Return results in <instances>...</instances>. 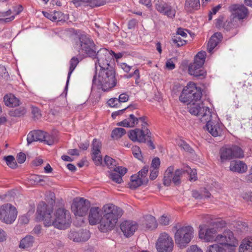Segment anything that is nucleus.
I'll list each match as a JSON object with an SVG mask.
<instances>
[{
    "label": "nucleus",
    "mask_w": 252,
    "mask_h": 252,
    "mask_svg": "<svg viewBox=\"0 0 252 252\" xmlns=\"http://www.w3.org/2000/svg\"><path fill=\"white\" fill-rule=\"evenodd\" d=\"M178 145L183 149L185 151H189L190 149V146L184 141L179 139L177 141Z\"/></svg>",
    "instance_id": "obj_55"
},
{
    "label": "nucleus",
    "mask_w": 252,
    "mask_h": 252,
    "mask_svg": "<svg viewBox=\"0 0 252 252\" xmlns=\"http://www.w3.org/2000/svg\"><path fill=\"white\" fill-rule=\"evenodd\" d=\"M229 11L234 18L245 19L248 15V9L243 4H233L229 7Z\"/></svg>",
    "instance_id": "obj_18"
},
{
    "label": "nucleus",
    "mask_w": 252,
    "mask_h": 252,
    "mask_svg": "<svg viewBox=\"0 0 252 252\" xmlns=\"http://www.w3.org/2000/svg\"><path fill=\"white\" fill-rule=\"evenodd\" d=\"M239 252H252V238H246L242 241Z\"/></svg>",
    "instance_id": "obj_29"
},
{
    "label": "nucleus",
    "mask_w": 252,
    "mask_h": 252,
    "mask_svg": "<svg viewBox=\"0 0 252 252\" xmlns=\"http://www.w3.org/2000/svg\"><path fill=\"white\" fill-rule=\"evenodd\" d=\"M204 115L201 118V122L206 123L205 127L208 132L214 137L220 136L222 135L223 126L217 120L213 119L211 112L207 109Z\"/></svg>",
    "instance_id": "obj_7"
},
{
    "label": "nucleus",
    "mask_w": 252,
    "mask_h": 252,
    "mask_svg": "<svg viewBox=\"0 0 252 252\" xmlns=\"http://www.w3.org/2000/svg\"><path fill=\"white\" fill-rule=\"evenodd\" d=\"M112 50H109L104 48L99 49L97 53H95L97 63L100 68L111 66L110 63L112 60Z\"/></svg>",
    "instance_id": "obj_15"
},
{
    "label": "nucleus",
    "mask_w": 252,
    "mask_h": 252,
    "mask_svg": "<svg viewBox=\"0 0 252 252\" xmlns=\"http://www.w3.org/2000/svg\"><path fill=\"white\" fill-rule=\"evenodd\" d=\"M144 224L148 229H154L158 226L156 218L152 215L146 216L144 218Z\"/></svg>",
    "instance_id": "obj_32"
},
{
    "label": "nucleus",
    "mask_w": 252,
    "mask_h": 252,
    "mask_svg": "<svg viewBox=\"0 0 252 252\" xmlns=\"http://www.w3.org/2000/svg\"><path fill=\"white\" fill-rule=\"evenodd\" d=\"M173 240L167 233L160 234L156 243V248L158 252H172L173 250Z\"/></svg>",
    "instance_id": "obj_12"
},
{
    "label": "nucleus",
    "mask_w": 252,
    "mask_h": 252,
    "mask_svg": "<svg viewBox=\"0 0 252 252\" xmlns=\"http://www.w3.org/2000/svg\"><path fill=\"white\" fill-rule=\"evenodd\" d=\"M26 110L25 107H20L16 108L10 112V115L13 117H20L26 113Z\"/></svg>",
    "instance_id": "obj_43"
},
{
    "label": "nucleus",
    "mask_w": 252,
    "mask_h": 252,
    "mask_svg": "<svg viewBox=\"0 0 252 252\" xmlns=\"http://www.w3.org/2000/svg\"><path fill=\"white\" fill-rule=\"evenodd\" d=\"M104 162L110 169H114V168L116 167V162L115 160L109 156H105L104 158Z\"/></svg>",
    "instance_id": "obj_44"
},
{
    "label": "nucleus",
    "mask_w": 252,
    "mask_h": 252,
    "mask_svg": "<svg viewBox=\"0 0 252 252\" xmlns=\"http://www.w3.org/2000/svg\"><path fill=\"white\" fill-rule=\"evenodd\" d=\"M185 172L182 169H177L175 171L172 181L176 185H179L181 183V178L183 173Z\"/></svg>",
    "instance_id": "obj_42"
},
{
    "label": "nucleus",
    "mask_w": 252,
    "mask_h": 252,
    "mask_svg": "<svg viewBox=\"0 0 252 252\" xmlns=\"http://www.w3.org/2000/svg\"><path fill=\"white\" fill-rule=\"evenodd\" d=\"M72 47L76 55L80 57L88 56L94 57L95 45L90 37L84 34L75 36L72 41Z\"/></svg>",
    "instance_id": "obj_2"
},
{
    "label": "nucleus",
    "mask_w": 252,
    "mask_h": 252,
    "mask_svg": "<svg viewBox=\"0 0 252 252\" xmlns=\"http://www.w3.org/2000/svg\"><path fill=\"white\" fill-rule=\"evenodd\" d=\"M151 173L150 174V178L152 180H155L158 176V170L157 169H151Z\"/></svg>",
    "instance_id": "obj_60"
},
{
    "label": "nucleus",
    "mask_w": 252,
    "mask_h": 252,
    "mask_svg": "<svg viewBox=\"0 0 252 252\" xmlns=\"http://www.w3.org/2000/svg\"><path fill=\"white\" fill-rule=\"evenodd\" d=\"M46 178L45 176L33 175L30 177V180L33 181L34 184H38L44 181V179Z\"/></svg>",
    "instance_id": "obj_49"
},
{
    "label": "nucleus",
    "mask_w": 252,
    "mask_h": 252,
    "mask_svg": "<svg viewBox=\"0 0 252 252\" xmlns=\"http://www.w3.org/2000/svg\"><path fill=\"white\" fill-rule=\"evenodd\" d=\"M71 2L76 7L89 6L93 8L104 4V1L103 0H72Z\"/></svg>",
    "instance_id": "obj_21"
},
{
    "label": "nucleus",
    "mask_w": 252,
    "mask_h": 252,
    "mask_svg": "<svg viewBox=\"0 0 252 252\" xmlns=\"http://www.w3.org/2000/svg\"><path fill=\"white\" fill-rule=\"evenodd\" d=\"M189 73L197 77H204L206 72L204 70L203 66L195 63H191L189 66Z\"/></svg>",
    "instance_id": "obj_23"
},
{
    "label": "nucleus",
    "mask_w": 252,
    "mask_h": 252,
    "mask_svg": "<svg viewBox=\"0 0 252 252\" xmlns=\"http://www.w3.org/2000/svg\"><path fill=\"white\" fill-rule=\"evenodd\" d=\"M201 96L202 93L200 89L197 88L194 83L189 82L184 88L179 96V100L182 102L189 104L194 101H199Z\"/></svg>",
    "instance_id": "obj_6"
},
{
    "label": "nucleus",
    "mask_w": 252,
    "mask_h": 252,
    "mask_svg": "<svg viewBox=\"0 0 252 252\" xmlns=\"http://www.w3.org/2000/svg\"><path fill=\"white\" fill-rule=\"evenodd\" d=\"M229 169L232 172L242 173L247 171V166L242 161L233 160L230 162Z\"/></svg>",
    "instance_id": "obj_26"
},
{
    "label": "nucleus",
    "mask_w": 252,
    "mask_h": 252,
    "mask_svg": "<svg viewBox=\"0 0 252 252\" xmlns=\"http://www.w3.org/2000/svg\"><path fill=\"white\" fill-rule=\"evenodd\" d=\"M110 177L112 181L118 184L121 183L123 181L121 176L116 172L111 173L110 175Z\"/></svg>",
    "instance_id": "obj_52"
},
{
    "label": "nucleus",
    "mask_w": 252,
    "mask_h": 252,
    "mask_svg": "<svg viewBox=\"0 0 252 252\" xmlns=\"http://www.w3.org/2000/svg\"><path fill=\"white\" fill-rule=\"evenodd\" d=\"M26 158V155L23 153H20L17 156V161L19 163H23Z\"/></svg>",
    "instance_id": "obj_59"
},
{
    "label": "nucleus",
    "mask_w": 252,
    "mask_h": 252,
    "mask_svg": "<svg viewBox=\"0 0 252 252\" xmlns=\"http://www.w3.org/2000/svg\"><path fill=\"white\" fill-rule=\"evenodd\" d=\"M147 127L143 128L141 126V129L135 128L130 130L128 133L129 138L133 142H146L148 138L151 136V132Z\"/></svg>",
    "instance_id": "obj_13"
},
{
    "label": "nucleus",
    "mask_w": 252,
    "mask_h": 252,
    "mask_svg": "<svg viewBox=\"0 0 252 252\" xmlns=\"http://www.w3.org/2000/svg\"><path fill=\"white\" fill-rule=\"evenodd\" d=\"M108 105L111 107L118 108L120 107L121 103L117 98H111L107 101Z\"/></svg>",
    "instance_id": "obj_50"
},
{
    "label": "nucleus",
    "mask_w": 252,
    "mask_h": 252,
    "mask_svg": "<svg viewBox=\"0 0 252 252\" xmlns=\"http://www.w3.org/2000/svg\"><path fill=\"white\" fill-rule=\"evenodd\" d=\"M103 219L101 210L98 207H93L90 208L88 220L91 225H95L98 223L101 224Z\"/></svg>",
    "instance_id": "obj_19"
},
{
    "label": "nucleus",
    "mask_w": 252,
    "mask_h": 252,
    "mask_svg": "<svg viewBox=\"0 0 252 252\" xmlns=\"http://www.w3.org/2000/svg\"><path fill=\"white\" fill-rule=\"evenodd\" d=\"M129 98L128 95L126 93H123L121 94L119 96L118 100L120 103L121 104V102H126L128 101Z\"/></svg>",
    "instance_id": "obj_58"
},
{
    "label": "nucleus",
    "mask_w": 252,
    "mask_h": 252,
    "mask_svg": "<svg viewBox=\"0 0 252 252\" xmlns=\"http://www.w3.org/2000/svg\"><path fill=\"white\" fill-rule=\"evenodd\" d=\"M129 108H130V107L128 106L125 109H123L119 110L118 111L114 112L112 113L111 117H112V118L113 119H116V118L117 117V116L122 115L125 110H126V109H128Z\"/></svg>",
    "instance_id": "obj_61"
},
{
    "label": "nucleus",
    "mask_w": 252,
    "mask_h": 252,
    "mask_svg": "<svg viewBox=\"0 0 252 252\" xmlns=\"http://www.w3.org/2000/svg\"><path fill=\"white\" fill-rule=\"evenodd\" d=\"M215 242L223 248L224 252H235L239 245L238 240L229 229L224 230L222 234H218L215 237Z\"/></svg>",
    "instance_id": "obj_5"
},
{
    "label": "nucleus",
    "mask_w": 252,
    "mask_h": 252,
    "mask_svg": "<svg viewBox=\"0 0 252 252\" xmlns=\"http://www.w3.org/2000/svg\"><path fill=\"white\" fill-rule=\"evenodd\" d=\"M120 228L124 235L128 237L134 234L138 228V224L133 221L126 220L121 223Z\"/></svg>",
    "instance_id": "obj_20"
},
{
    "label": "nucleus",
    "mask_w": 252,
    "mask_h": 252,
    "mask_svg": "<svg viewBox=\"0 0 252 252\" xmlns=\"http://www.w3.org/2000/svg\"><path fill=\"white\" fill-rule=\"evenodd\" d=\"M174 170V167L171 166L165 171L163 179V184L165 186H168L170 185L173 177Z\"/></svg>",
    "instance_id": "obj_33"
},
{
    "label": "nucleus",
    "mask_w": 252,
    "mask_h": 252,
    "mask_svg": "<svg viewBox=\"0 0 252 252\" xmlns=\"http://www.w3.org/2000/svg\"><path fill=\"white\" fill-rule=\"evenodd\" d=\"M34 242L33 236L27 235L20 241L19 246L22 249H28L32 246Z\"/></svg>",
    "instance_id": "obj_31"
},
{
    "label": "nucleus",
    "mask_w": 252,
    "mask_h": 252,
    "mask_svg": "<svg viewBox=\"0 0 252 252\" xmlns=\"http://www.w3.org/2000/svg\"><path fill=\"white\" fill-rule=\"evenodd\" d=\"M92 158L96 165H100L102 164V157L100 154H92Z\"/></svg>",
    "instance_id": "obj_51"
},
{
    "label": "nucleus",
    "mask_w": 252,
    "mask_h": 252,
    "mask_svg": "<svg viewBox=\"0 0 252 252\" xmlns=\"http://www.w3.org/2000/svg\"><path fill=\"white\" fill-rule=\"evenodd\" d=\"M200 7V0H186L185 8L189 12L198 10Z\"/></svg>",
    "instance_id": "obj_28"
},
{
    "label": "nucleus",
    "mask_w": 252,
    "mask_h": 252,
    "mask_svg": "<svg viewBox=\"0 0 252 252\" xmlns=\"http://www.w3.org/2000/svg\"><path fill=\"white\" fill-rule=\"evenodd\" d=\"M114 171L122 177L126 173L127 169L122 166H117L114 168Z\"/></svg>",
    "instance_id": "obj_57"
},
{
    "label": "nucleus",
    "mask_w": 252,
    "mask_h": 252,
    "mask_svg": "<svg viewBox=\"0 0 252 252\" xmlns=\"http://www.w3.org/2000/svg\"><path fill=\"white\" fill-rule=\"evenodd\" d=\"M126 134V130L124 128L116 127L111 132V137L114 140H119Z\"/></svg>",
    "instance_id": "obj_37"
},
{
    "label": "nucleus",
    "mask_w": 252,
    "mask_h": 252,
    "mask_svg": "<svg viewBox=\"0 0 252 252\" xmlns=\"http://www.w3.org/2000/svg\"><path fill=\"white\" fill-rule=\"evenodd\" d=\"M234 26V25L232 21H226L223 25V28L227 31L230 30Z\"/></svg>",
    "instance_id": "obj_64"
},
{
    "label": "nucleus",
    "mask_w": 252,
    "mask_h": 252,
    "mask_svg": "<svg viewBox=\"0 0 252 252\" xmlns=\"http://www.w3.org/2000/svg\"><path fill=\"white\" fill-rule=\"evenodd\" d=\"M17 213L16 207L12 204H3L0 207V220L6 224H11L15 220Z\"/></svg>",
    "instance_id": "obj_10"
},
{
    "label": "nucleus",
    "mask_w": 252,
    "mask_h": 252,
    "mask_svg": "<svg viewBox=\"0 0 252 252\" xmlns=\"http://www.w3.org/2000/svg\"><path fill=\"white\" fill-rule=\"evenodd\" d=\"M45 133L41 130H34L30 132L27 136V142L28 144L34 141L42 142L45 138Z\"/></svg>",
    "instance_id": "obj_24"
},
{
    "label": "nucleus",
    "mask_w": 252,
    "mask_h": 252,
    "mask_svg": "<svg viewBox=\"0 0 252 252\" xmlns=\"http://www.w3.org/2000/svg\"><path fill=\"white\" fill-rule=\"evenodd\" d=\"M221 7V6L220 4H219L217 5L216 6L214 7L212 10L210 11V14L209 16V19L211 20L212 19V16L211 15L212 14H216L217 12L220 9Z\"/></svg>",
    "instance_id": "obj_63"
},
{
    "label": "nucleus",
    "mask_w": 252,
    "mask_h": 252,
    "mask_svg": "<svg viewBox=\"0 0 252 252\" xmlns=\"http://www.w3.org/2000/svg\"><path fill=\"white\" fill-rule=\"evenodd\" d=\"M160 161L158 158H155L153 159L151 163V169H157L158 170L160 166Z\"/></svg>",
    "instance_id": "obj_56"
},
{
    "label": "nucleus",
    "mask_w": 252,
    "mask_h": 252,
    "mask_svg": "<svg viewBox=\"0 0 252 252\" xmlns=\"http://www.w3.org/2000/svg\"><path fill=\"white\" fill-rule=\"evenodd\" d=\"M80 61L78 58L76 57H73L69 61V72L67 75V79L66 81V86L68 85L70 76L74 70L75 68L78 64Z\"/></svg>",
    "instance_id": "obj_35"
},
{
    "label": "nucleus",
    "mask_w": 252,
    "mask_h": 252,
    "mask_svg": "<svg viewBox=\"0 0 252 252\" xmlns=\"http://www.w3.org/2000/svg\"><path fill=\"white\" fill-rule=\"evenodd\" d=\"M148 170L149 167L148 166H145L142 168V169L141 170H140L138 172V175H137V176H138L139 177H141V178L144 179V181L146 183H147L148 182L147 175L148 172Z\"/></svg>",
    "instance_id": "obj_46"
},
{
    "label": "nucleus",
    "mask_w": 252,
    "mask_h": 252,
    "mask_svg": "<svg viewBox=\"0 0 252 252\" xmlns=\"http://www.w3.org/2000/svg\"><path fill=\"white\" fill-rule=\"evenodd\" d=\"M68 237L74 242H79L87 241L89 236L87 231H81L80 232H70L68 235Z\"/></svg>",
    "instance_id": "obj_25"
},
{
    "label": "nucleus",
    "mask_w": 252,
    "mask_h": 252,
    "mask_svg": "<svg viewBox=\"0 0 252 252\" xmlns=\"http://www.w3.org/2000/svg\"><path fill=\"white\" fill-rule=\"evenodd\" d=\"M198 237L206 242L215 241L214 235L217 233L214 228H208L207 225L202 224L199 226Z\"/></svg>",
    "instance_id": "obj_17"
},
{
    "label": "nucleus",
    "mask_w": 252,
    "mask_h": 252,
    "mask_svg": "<svg viewBox=\"0 0 252 252\" xmlns=\"http://www.w3.org/2000/svg\"><path fill=\"white\" fill-rule=\"evenodd\" d=\"M185 171L189 174V181L191 182L195 181L197 179V172L195 169H191L189 167H187Z\"/></svg>",
    "instance_id": "obj_47"
},
{
    "label": "nucleus",
    "mask_w": 252,
    "mask_h": 252,
    "mask_svg": "<svg viewBox=\"0 0 252 252\" xmlns=\"http://www.w3.org/2000/svg\"><path fill=\"white\" fill-rule=\"evenodd\" d=\"M170 222V219L169 216L165 215L160 217L159 219V223L162 225H167Z\"/></svg>",
    "instance_id": "obj_53"
},
{
    "label": "nucleus",
    "mask_w": 252,
    "mask_h": 252,
    "mask_svg": "<svg viewBox=\"0 0 252 252\" xmlns=\"http://www.w3.org/2000/svg\"><path fill=\"white\" fill-rule=\"evenodd\" d=\"M171 41L172 43L178 47L182 46L187 43L186 40L182 38L179 35H174L172 37Z\"/></svg>",
    "instance_id": "obj_40"
},
{
    "label": "nucleus",
    "mask_w": 252,
    "mask_h": 252,
    "mask_svg": "<svg viewBox=\"0 0 252 252\" xmlns=\"http://www.w3.org/2000/svg\"><path fill=\"white\" fill-rule=\"evenodd\" d=\"M206 252H224V249L218 243L214 244L206 248Z\"/></svg>",
    "instance_id": "obj_39"
},
{
    "label": "nucleus",
    "mask_w": 252,
    "mask_h": 252,
    "mask_svg": "<svg viewBox=\"0 0 252 252\" xmlns=\"http://www.w3.org/2000/svg\"><path fill=\"white\" fill-rule=\"evenodd\" d=\"M102 209L104 216L99 229L102 232H106L111 230L115 226L118 219L122 216L123 212L121 208L113 204L104 205Z\"/></svg>",
    "instance_id": "obj_3"
},
{
    "label": "nucleus",
    "mask_w": 252,
    "mask_h": 252,
    "mask_svg": "<svg viewBox=\"0 0 252 252\" xmlns=\"http://www.w3.org/2000/svg\"><path fill=\"white\" fill-rule=\"evenodd\" d=\"M54 141L55 138L53 136L45 133V138L44 140H43L42 142H44L48 145H52L54 143Z\"/></svg>",
    "instance_id": "obj_54"
},
{
    "label": "nucleus",
    "mask_w": 252,
    "mask_h": 252,
    "mask_svg": "<svg viewBox=\"0 0 252 252\" xmlns=\"http://www.w3.org/2000/svg\"><path fill=\"white\" fill-rule=\"evenodd\" d=\"M4 160H5L7 165L12 168H16L17 166V163L15 160V158L12 156H8L4 157Z\"/></svg>",
    "instance_id": "obj_45"
},
{
    "label": "nucleus",
    "mask_w": 252,
    "mask_h": 252,
    "mask_svg": "<svg viewBox=\"0 0 252 252\" xmlns=\"http://www.w3.org/2000/svg\"><path fill=\"white\" fill-rule=\"evenodd\" d=\"M101 148V142L96 139H94L92 143V154H100V149Z\"/></svg>",
    "instance_id": "obj_41"
},
{
    "label": "nucleus",
    "mask_w": 252,
    "mask_h": 252,
    "mask_svg": "<svg viewBox=\"0 0 252 252\" xmlns=\"http://www.w3.org/2000/svg\"><path fill=\"white\" fill-rule=\"evenodd\" d=\"M97 79L98 85L104 92L111 90L117 84L115 71L112 66L100 68Z\"/></svg>",
    "instance_id": "obj_4"
},
{
    "label": "nucleus",
    "mask_w": 252,
    "mask_h": 252,
    "mask_svg": "<svg viewBox=\"0 0 252 252\" xmlns=\"http://www.w3.org/2000/svg\"><path fill=\"white\" fill-rule=\"evenodd\" d=\"M53 209L48 207L44 202H41L37 206V218L44 221L46 226H54L55 227L64 229L71 223V216L69 212L64 208H59L54 214L55 218L52 219Z\"/></svg>",
    "instance_id": "obj_1"
},
{
    "label": "nucleus",
    "mask_w": 252,
    "mask_h": 252,
    "mask_svg": "<svg viewBox=\"0 0 252 252\" xmlns=\"http://www.w3.org/2000/svg\"><path fill=\"white\" fill-rule=\"evenodd\" d=\"M188 109L189 112L193 115L199 117L201 121V118L204 115L207 109L209 112L210 109L208 107L205 106L204 104L201 102L199 100L198 102H193L189 104Z\"/></svg>",
    "instance_id": "obj_16"
},
{
    "label": "nucleus",
    "mask_w": 252,
    "mask_h": 252,
    "mask_svg": "<svg viewBox=\"0 0 252 252\" xmlns=\"http://www.w3.org/2000/svg\"><path fill=\"white\" fill-rule=\"evenodd\" d=\"M44 16L53 22L60 21L62 20V13L59 11H55L53 13L47 12H42Z\"/></svg>",
    "instance_id": "obj_36"
},
{
    "label": "nucleus",
    "mask_w": 252,
    "mask_h": 252,
    "mask_svg": "<svg viewBox=\"0 0 252 252\" xmlns=\"http://www.w3.org/2000/svg\"><path fill=\"white\" fill-rule=\"evenodd\" d=\"M144 179L139 177L137 175H134L131 176L130 183L129 186L131 189H136L144 183H146Z\"/></svg>",
    "instance_id": "obj_34"
},
{
    "label": "nucleus",
    "mask_w": 252,
    "mask_h": 252,
    "mask_svg": "<svg viewBox=\"0 0 252 252\" xmlns=\"http://www.w3.org/2000/svg\"><path fill=\"white\" fill-rule=\"evenodd\" d=\"M132 152L134 157L139 160H142V155L140 148L137 146H133L132 148Z\"/></svg>",
    "instance_id": "obj_48"
},
{
    "label": "nucleus",
    "mask_w": 252,
    "mask_h": 252,
    "mask_svg": "<svg viewBox=\"0 0 252 252\" xmlns=\"http://www.w3.org/2000/svg\"><path fill=\"white\" fill-rule=\"evenodd\" d=\"M5 104L9 107H16L19 104V100L13 94H9L4 96Z\"/></svg>",
    "instance_id": "obj_30"
},
{
    "label": "nucleus",
    "mask_w": 252,
    "mask_h": 252,
    "mask_svg": "<svg viewBox=\"0 0 252 252\" xmlns=\"http://www.w3.org/2000/svg\"><path fill=\"white\" fill-rule=\"evenodd\" d=\"M194 229L190 225L182 226L178 229L175 234L176 244L180 248H185L193 237Z\"/></svg>",
    "instance_id": "obj_8"
},
{
    "label": "nucleus",
    "mask_w": 252,
    "mask_h": 252,
    "mask_svg": "<svg viewBox=\"0 0 252 252\" xmlns=\"http://www.w3.org/2000/svg\"><path fill=\"white\" fill-rule=\"evenodd\" d=\"M187 252H203L202 250L196 245L191 246L188 249Z\"/></svg>",
    "instance_id": "obj_62"
},
{
    "label": "nucleus",
    "mask_w": 252,
    "mask_h": 252,
    "mask_svg": "<svg viewBox=\"0 0 252 252\" xmlns=\"http://www.w3.org/2000/svg\"><path fill=\"white\" fill-rule=\"evenodd\" d=\"M139 123L140 124V126L143 128H144L145 126H147L148 123L146 121V117L145 116L137 117L134 114H131L129 115L128 118L119 122L117 125L124 127H132L137 125Z\"/></svg>",
    "instance_id": "obj_14"
},
{
    "label": "nucleus",
    "mask_w": 252,
    "mask_h": 252,
    "mask_svg": "<svg viewBox=\"0 0 252 252\" xmlns=\"http://www.w3.org/2000/svg\"><path fill=\"white\" fill-rule=\"evenodd\" d=\"M206 54L205 51L199 52L194 57L193 63H195L203 66L205 59Z\"/></svg>",
    "instance_id": "obj_38"
},
{
    "label": "nucleus",
    "mask_w": 252,
    "mask_h": 252,
    "mask_svg": "<svg viewBox=\"0 0 252 252\" xmlns=\"http://www.w3.org/2000/svg\"><path fill=\"white\" fill-rule=\"evenodd\" d=\"M222 162L233 158H240L244 157V152L239 146L232 145L222 147L220 152Z\"/></svg>",
    "instance_id": "obj_9"
},
{
    "label": "nucleus",
    "mask_w": 252,
    "mask_h": 252,
    "mask_svg": "<svg viewBox=\"0 0 252 252\" xmlns=\"http://www.w3.org/2000/svg\"><path fill=\"white\" fill-rule=\"evenodd\" d=\"M90 201L82 197H77L74 199L71 205V210L74 215L83 217L87 214L90 208Z\"/></svg>",
    "instance_id": "obj_11"
},
{
    "label": "nucleus",
    "mask_w": 252,
    "mask_h": 252,
    "mask_svg": "<svg viewBox=\"0 0 252 252\" xmlns=\"http://www.w3.org/2000/svg\"><path fill=\"white\" fill-rule=\"evenodd\" d=\"M222 38V34L220 32H216L211 37L207 45V51L208 52H212L218 44L221 41Z\"/></svg>",
    "instance_id": "obj_27"
},
{
    "label": "nucleus",
    "mask_w": 252,
    "mask_h": 252,
    "mask_svg": "<svg viewBox=\"0 0 252 252\" xmlns=\"http://www.w3.org/2000/svg\"><path fill=\"white\" fill-rule=\"evenodd\" d=\"M156 8L158 12L169 17L172 18L175 16V10L168 3L164 1H158L156 5Z\"/></svg>",
    "instance_id": "obj_22"
}]
</instances>
